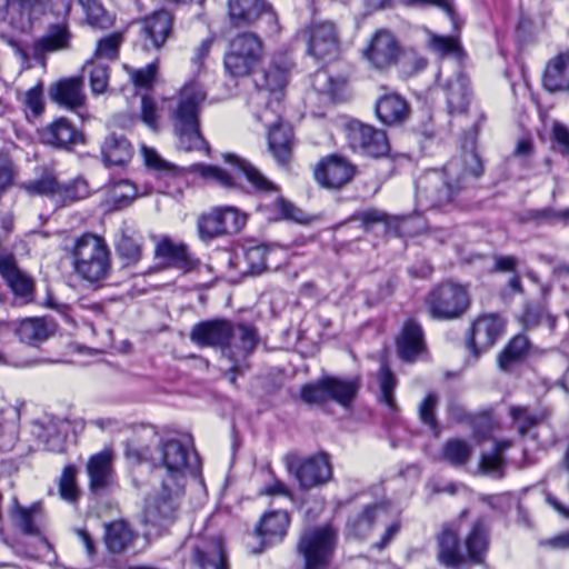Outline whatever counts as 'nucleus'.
Segmentation results:
<instances>
[{
  "instance_id": "nucleus-1",
  "label": "nucleus",
  "mask_w": 569,
  "mask_h": 569,
  "mask_svg": "<svg viewBox=\"0 0 569 569\" xmlns=\"http://www.w3.org/2000/svg\"><path fill=\"white\" fill-rule=\"evenodd\" d=\"M124 457L131 465L148 463L159 481L186 485L189 470L198 466L193 447L177 438H161L154 448L139 439L124 442Z\"/></svg>"
},
{
  "instance_id": "nucleus-2",
  "label": "nucleus",
  "mask_w": 569,
  "mask_h": 569,
  "mask_svg": "<svg viewBox=\"0 0 569 569\" xmlns=\"http://www.w3.org/2000/svg\"><path fill=\"white\" fill-rule=\"evenodd\" d=\"M482 162L476 152L451 159L441 170H429L416 182V199L423 209L450 203L462 190L468 178L482 174Z\"/></svg>"
},
{
  "instance_id": "nucleus-3",
  "label": "nucleus",
  "mask_w": 569,
  "mask_h": 569,
  "mask_svg": "<svg viewBox=\"0 0 569 569\" xmlns=\"http://www.w3.org/2000/svg\"><path fill=\"white\" fill-rule=\"evenodd\" d=\"M190 340L199 347H220L222 355L231 362L228 370L232 373L241 371V362L254 349L257 337L254 330L244 325H232L222 319L207 320L197 323L190 331Z\"/></svg>"
},
{
  "instance_id": "nucleus-4",
  "label": "nucleus",
  "mask_w": 569,
  "mask_h": 569,
  "mask_svg": "<svg viewBox=\"0 0 569 569\" xmlns=\"http://www.w3.org/2000/svg\"><path fill=\"white\" fill-rule=\"evenodd\" d=\"M203 87L191 80L178 91L177 97L169 101V117L179 147L186 151L202 150L207 143L200 132L199 112L206 100Z\"/></svg>"
},
{
  "instance_id": "nucleus-5",
  "label": "nucleus",
  "mask_w": 569,
  "mask_h": 569,
  "mask_svg": "<svg viewBox=\"0 0 569 569\" xmlns=\"http://www.w3.org/2000/svg\"><path fill=\"white\" fill-rule=\"evenodd\" d=\"M72 269L78 278L99 284L111 272V252L106 240L93 233L77 237L70 248Z\"/></svg>"
},
{
  "instance_id": "nucleus-6",
  "label": "nucleus",
  "mask_w": 569,
  "mask_h": 569,
  "mask_svg": "<svg viewBox=\"0 0 569 569\" xmlns=\"http://www.w3.org/2000/svg\"><path fill=\"white\" fill-rule=\"evenodd\" d=\"M223 159L232 166V172L217 166L201 163L193 164L192 172L216 182L227 190H239L240 179L244 178L257 192L269 193L278 191L277 186L247 160L231 153L223 154Z\"/></svg>"
},
{
  "instance_id": "nucleus-7",
  "label": "nucleus",
  "mask_w": 569,
  "mask_h": 569,
  "mask_svg": "<svg viewBox=\"0 0 569 569\" xmlns=\"http://www.w3.org/2000/svg\"><path fill=\"white\" fill-rule=\"evenodd\" d=\"M469 303L468 288L453 281L437 284L426 298L428 312L432 319L437 320H452L461 317Z\"/></svg>"
},
{
  "instance_id": "nucleus-8",
  "label": "nucleus",
  "mask_w": 569,
  "mask_h": 569,
  "mask_svg": "<svg viewBox=\"0 0 569 569\" xmlns=\"http://www.w3.org/2000/svg\"><path fill=\"white\" fill-rule=\"evenodd\" d=\"M186 485L159 481L154 495L147 501L143 520L159 529L167 528L178 517Z\"/></svg>"
},
{
  "instance_id": "nucleus-9",
  "label": "nucleus",
  "mask_w": 569,
  "mask_h": 569,
  "mask_svg": "<svg viewBox=\"0 0 569 569\" xmlns=\"http://www.w3.org/2000/svg\"><path fill=\"white\" fill-rule=\"evenodd\" d=\"M263 54L261 39L252 32H242L230 40L224 54V69L234 78L250 74L260 63Z\"/></svg>"
},
{
  "instance_id": "nucleus-10",
  "label": "nucleus",
  "mask_w": 569,
  "mask_h": 569,
  "mask_svg": "<svg viewBox=\"0 0 569 569\" xmlns=\"http://www.w3.org/2000/svg\"><path fill=\"white\" fill-rule=\"evenodd\" d=\"M335 543L336 532L329 526L305 530L297 546L305 569H328Z\"/></svg>"
},
{
  "instance_id": "nucleus-11",
  "label": "nucleus",
  "mask_w": 569,
  "mask_h": 569,
  "mask_svg": "<svg viewBox=\"0 0 569 569\" xmlns=\"http://www.w3.org/2000/svg\"><path fill=\"white\" fill-rule=\"evenodd\" d=\"M254 117L268 128V147L279 164H287L292 152V129L283 123L281 109L264 107L254 111Z\"/></svg>"
},
{
  "instance_id": "nucleus-12",
  "label": "nucleus",
  "mask_w": 569,
  "mask_h": 569,
  "mask_svg": "<svg viewBox=\"0 0 569 569\" xmlns=\"http://www.w3.org/2000/svg\"><path fill=\"white\" fill-rule=\"evenodd\" d=\"M358 391L356 380H345L337 377H325L316 383L303 386L301 398L310 405L332 400L342 407H349Z\"/></svg>"
},
{
  "instance_id": "nucleus-13",
  "label": "nucleus",
  "mask_w": 569,
  "mask_h": 569,
  "mask_svg": "<svg viewBox=\"0 0 569 569\" xmlns=\"http://www.w3.org/2000/svg\"><path fill=\"white\" fill-rule=\"evenodd\" d=\"M228 14L234 27H248L261 20L267 32L279 31L277 14L264 0H228Z\"/></svg>"
},
{
  "instance_id": "nucleus-14",
  "label": "nucleus",
  "mask_w": 569,
  "mask_h": 569,
  "mask_svg": "<svg viewBox=\"0 0 569 569\" xmlns=\"http://www.w3.org/2000/svg\"><path fill=\"white\" fill-rule=\"evenodd\" d=\"M346 134L349 147L368 157L380 158L390 151L386 133L372 126L352 120L346 126Z\"/></svg>"
},
{
  "instance_id": "nucleus-15",
  "label": "nucleus",
  "mask_w": 569,
  "mask_h": 569,
  "mask_svg": "<svg viewBox=\"0 0 569 569\" xmlns=\"http://www.w3.org/2000/svg\"><path fill=\"white\" fill-rule=\"evenodd\" d=\"M287 69L276 63H271L257 73L254 83L258 90L251 96L250 106L258 107L266 102V107L281 109L282 90L287 83Z\"/></svg>"
},
{
  "instance_id": "nucleus-16",
  "label": "nucleus",
  "mask_w": 569,
  "mask_h": 569,
  "mask_svg": "<svg viewBox=\"0 0 569 569\" xmlns=\"http://www.w3.org/2000/svg\"><path fill=\"white\" fill-rule=\"evenodd\" d=\"M357 173V167L346 157L330 154L322 158L313 170L316 181L327 189H340Z\"/></svg>"
},
{
  "instance_id": "nucleus-17",
  "label": "nucleus",
  "mask_w": 569,
  "mask_h": 569,
  "mask_svg": "<svg viewBox=\"0 0 569 569\" xmlns=\"http://www.w3.org/2000/svg\"><path fill=\"white\" fill-rule=\"evenodd\" d=\"M288 470L295 475L300 488L309 489L326 483L332 475L329 457L318 453L303 460L288 462Z\"/></svg>"
},
{
  "instance_id": "nucleus-18",
  "label": "nucleus",
  "mask_w": 569,
  "mask_h": 569,
  "mask_svg": "<svg viewBox=\"0 0 569 569\" xmlns=\"http://www.w3.org/2000/svg\"><path fill=\"white\" fill-rule=\"evenodd\" d=\"M400 53L396 37L386 29L378 30L363 49V57L377 70H387L396 64Z\"/></svg>"
},
{
  "instance_id": "nucleus-19",
  "label": "nucleus",
  "mask_w": 569,
  "mask_h": 569,
  "mask_svg": "<svg viewBox=\"0 0 569 569\" xmlns=\"http://www.w3.org/2000/svg\"><path fill=\"white\" fill-rule=\"evenodd\" d=\"M191 559L199 569H229L228 555L220 536L197 538Z\"/></svg>"
},
{
  "instance_id": "nucleus-20",
  "label": "nucleus",
  "mask_w": 569,
  "mask_h": 569,
  "mask_svg": "<svg viewBox=\"0 0 569 569\" xmlns=\"http://www.w3.org/2000/svg\"><path fill=\"white\" fill-rule=\"evenodd\" d=\"M339 36L333 22L322 21L308 29V53L317 60H331L338 54Z\"/></svg>"
},
{
  "instance_id": "nucleus-21",
  "label": "nucleus",
  "mask_w": 569,
  "mask_h": 569,
  "mask_svg": "<svg viewBox=\"0 0 569 569\" xmlns=\"http://www.w3.org/2000/svg\"><path fill=\"white\" fill-rule=\"evenodd\" d=\"M503 330V321L496 315L477 318L470 329L469 348L477 358L488 351L499 339Z\"/></svg>"
},
{
  "instance_id": "nucleus-22",
  "label": "nucleus",
  "mask_w": 569,
  "mask_h": 569,
  "mask_svg": "<svg viewBox=\"0 0 569 569\" xmlns=\"http://www.w3.org/2000/svg\"><path fill=\"white\" fill-rule=\"evenodd\" d=\"M89 489L94 495L109 491L116 483L113 470V452L104 449L91 456L87 462Z\"/></svg>"
},
{
  "instance_id": "nucleus-23",
  "label": "nucleus",
  "mask_w": 569,
  "mask_h": 569,
  "mask_svg": "<svg viewBox=\"0 0 569 569\" xmlns=\"http://www.w3.org/2000/svg\"><path fill=\"white\" fill-rule=\"evenodd\" d=\"M50 0H0V22L17 30L31 23V14L42 10Z\"/></svg>"
},
{
  "instance_id": "nucleus-24",
  "label": "nucleus",
  "mask_w": 569,
  "mask_h": 569,
  "mask_svg": "<svg viewBox=\"0 0 569 569\" xmlns=\"http://www.w3.org/2000/svg\"><path fill=\"white\" fill-rule=\"evenodd\" d=\"M138 533L124 519L103 523V545L110 555L119 556L133 546Z\"/></svg>"
},
{
  "instance_id": "nucleus-25",
  "label": "nucleus",
  "mask_w": 569,
  "mask_h": 569,
  "mask_svg": "<svg viewBox=\"0 0 569 569\" xmlns=\"http://www.w3.org/2000/svg\"><path fill=\"white\" fill-rule=\"evenodd\" d=\"M39 137L44 144L62 149H69L71 146L83 142L82 132L78 131L66 118H58L39 130Z\"/></svg>"
},
{
  "instance_id": "nucleus-26",
  "label": "nucleus",
  "mask_w": 569,
  "mask_h": 569,
  "mask_svg": "<svg viewBox=\"0 0 569 569\" xmlns=\"http://www.w3.org/2000/svg\"><path fill=\"white\" fill-rule=\"evenodd\" d=\"M441 88L450 114L467 112L471 100V90L469 79L463 73L449 77Z\"/></svg>"
},
{
  "instance_id": "nucleus-27",
  "label": "nucleus",
  "mask_w": 569,
  "mask_h": 569,
  "mask_svg": "<svg viewBox=\"0 0 569 569\" xmlns=\"http://www.w3.org/2000/svg\"><path fill=\"white\" fill-rule=\"evenodd\" d=\"M52 101L69 110L77 111L86 103L83 81L79 77H71L56 82L50 88Z\"/></svg>"
},
{
  "instance_id": "nucleus-28",
  "label": "nucleus",
  "mask_w": 569,
  "mask_h": 569,
  "mask_svg": "<svg viewBox=\"0 0 569 569\" xmlns=\"http://www.w3.org/2000/svg\"><path fill=\"white\" fill-rule=\"evenodd\" d=\"M437 559L448 568H458L467 562L459 547L458 532L449 526L437 536Z\"/></svg>"
},
{
  "instance_id": "nucleus-29",
  "label": "nucleus",
  "mask_w": 569,
  "mask_h": 569,
  "mask_svg": "<svg viewBox=\"0 0 569 569\" xmlns=\"http://www.w3.org/2000/svg\"><path fill=\"white\" fill-rule=\"evenodd\" d=\"M173 17L166 10H159L142 21L141 33L150 40L151 47L160 49L172 33Z\"/></svg>"
},
{
  "instance_id": "nucleus-30",
  "label": "nucleus",
  "mask_w": 569,
  "mask_h": 569,
  "mask_svg": "<svg viewBox=\"0 0 569 569\" xmlns=\"http://www.w3.org/2000/svg\"><path fill=\"white\" fill-rule=\"evenodd\" d=\"M542 84L549 92L569 90V52L559 53L548 61Z\"/></svg>"
},
{
  "instance_id": "nucleus-31",
  "label": "nucleus",
  "mask_w": 569,
  "mask_h": 569,
  "mask_svg": "<svg viewBox=\"0 0 569 569\" xmlns=\"http://www.w3.org/2000/svg\"><path fill=\"white\" fill-rule=\"evenodd\" d=\"M409 110L406 99L396 92L383 94L376 102L378 119L388 126L403 122L409 116Z\"/></svg>"
},
{
  "instance_id": "nucleus-32",
  "label": "nucleus",
  "mask_w": 569,
  "mask_h": 569,
  "mask_svg": "<svg viewBox=\"0 0 569 569\" xmlns=\"http://www.w3.org/2000/svg\"><path fill=\"white\" fill-rule=\"evenodd\" d=\"M71 33L67 24L57 23L49 26L47 32L33 43V54L36 58L46 56L54 51L67 50L70 48Z\"/></svg>"
},
{
  "instance_id": "nucleus-33",
  "label": "nucleus",
  "mask_w": 569,
  "mask_h": 569,
  "mask_svg": "<svg viewBox=\"0 0 569 569\" xmlns=\"http://www.w3.org/2000/svg\"><path fill=\"white\" fill-rule=\"evenodd\" d=\"M0 273L14 295L26 299L31 297L33 282L26 273L18 269L12 256L0 257Z\"/></svg>"
},
{
  "instance_id": "nucleus-34",
  "label": "nucleus",
  "mask_w": 569,
  "mask_h": 569,
  "mask_svg": "<svg viewBox=\"0 0 569 569\" xmlns=\"http://www.w3.org/2000/svg\"><path fill=\"white\" fill-rule=\"evenodd\" d=\"M385 511V507L381 505L366 506L360 512L348 519V536L355 539L367 538Z\"/></svg>"
},
{
  "instance_id": "nucleus-35",
  "label": "nucleus",
  "mask_w": 569,
  "mask_h": 569,
  "mask_svg": "<svg viewBox=\"0 0 569 569\" xmlns=\"http://www.w3.org/2000/svg\"><path fill=\"white\" fill-rule=\"evenodd\" d=\"M467 559L476 565H480L485 560L489 547L488 526L483 519H477L466 538Z\"/></svg>"
},
{
  "instance_id": "nucleus-36",
  "label": "nucleus",
  "mask_w": 569,
  "mask_h": 569,
  "mask_svg": "<svg viewBox=\"0 0 569 569\" xmlns=\"http://www.w3.org/2000/svg\"><path fill=\"white\" fill-rule=\"evenodd\" d=\"M156 256L166 259L171 267L184 272L192 270L196 264L190 258L187 247L182 243H174L169 238H163L157 243Z\"/></svg>"
},
{
  "instance_id": "nucleus-37",
  "label": "nucleus",
  "mask_w": 569,
  "mask_h": 569,
  "mask_svg": "<svg viewBox=\"0 0 569 569\" xmlns=\"http://www.w3.org/2000/svg\"><path fill=\"white\" fill-rule=\"evenodd\" d=\"M289 521L287 511H270L261 518L257 527V533L268 543L280 540L286 535Z\"/></svg>"
},
{
  "instance_id": "nucleus-38",
  "label": "nucleus",
  "mask_w": 569,
  "mask_h": 569,
  "mask_svg": "<svg viewBox=\"0 0 569 569\" xmlns=\"http://www.w3.org/2000/svg\"><path fill=\"white\" fill-rule=\"evenodd\" d=\"M423 333L421 327L412 320L406 322L398 340V351L406 361H411L422 351Z\"/></svg>"
},
{
  "instance_id": "nucleus-39",
  "label": "nucleus",
  "mask_w": 569,
  "mask_h": 569,
  "mask_svg": "<svg viewBox=\"0 0 569 569\" xmlns=\"http://www.w3.org/2000/svg\"><path fill=\"white\" fill-rule=\"evenodd\" d=\"M102 154L108 164L123 166L132 158L133 150L127 138L112 133L102 144Z\"/></svg>"
},
{
  "instance_id": "nucleus-40",
  "label": "nucleus",
  "mask_w": 569,
  "mask_h": 569,
  "mask_svg": "<svg viewBox=\"0 0 569 569\" xmlns=\"http://www.w3.org/2000/svg\"><path fill=\"white\" fill-rule=\"evenodd\" d=\"M509 416L519 435L525 436L530 429L543 422L548 418V412L530 409L527 406H511Z\"/></svg>"
},
{
  "instance_id": "nucleus-41",
  "label": "nucleus",
  "mask_w": 569,
  "mask_h": 569,
  "mask_svg": "<svg viewBox=\"0 0 569 569\" xmlns=\"http://www.w3.org/2000/svg\"><path fill=\"white\" fill-rule=\"evenodd\" d=\"M116 250L126 266L136 264L141 259V243L134 234L121 229L116 240Z\"/></svg>"
},
{
  "instance_id": "nucleus-42",
  "label": "nucleus",
  "mask_w": 569,
  "mask_h": 569,
  "mask_svg": "<svg viewBox=\"0 0 569 569\" xmlns=\"http://www.w3.org/2000/svg\"><path fill=\"white\" fill-rule=\"evenodd\" d=\"M530 348L529 340L523 335L516 336L498 356V366L508 371L513 363L521 360Z\"/></svg>"
},
{
  "instance_id": "nucleus-43",
  "label": "nucleus",
  "mask_w": 569,
  "mask_h": 569,
  "mask_svg": "<svg viewBox=\"0 0 569 569\" xmlns=\"http://www.w3.org/2000/svg\"><path fill=\"white\" fill-rule=\"evenodd\" d=\"M17 333L22 342L32 346L43 342L49 337L47 323L40 318L22 320L17 329Z\"/></svg>"
},
{
  "instance_id": "nucleus-44",
  "label": "nucleus",
  "mask_w": 569,
  "mask_h": 569,
  "mask_svg": "<svg viewBox=\"0 0 569 569\" xmlns=\"http://www.w3.org/2000/svg\"><path fill=\"white\" fill-rule=\"evenodd\" d=\"M88 76L92 94L98 96L106 92L109 83V67L94 60L88 61L83 69Z\"/></svg>"
},
{
  "instance_id": "nucleus-45",
  "label": "nucleus",
  "mask_w": 569,
  "mask_h": 569,
  "mask_svg": "<svg viewBox=\"0 0 569 569\" xmlns=\"http://www.w3.org/2000/svg\"><path fill=\"white\" fill-rule=\"evenodd\" d=\"M198 230L201 239H213L226 234L221 208H214L198 219Z\"/></svg>"
},
{
  "instance_id": "nucleus-46",
  "label": "nucleus",
  "mask_w": 569,
  "mask_h": 569,
  "mask_svg": "<svg viewBox=\"0 0 569 569\" xmlns=\"http://www.w3.org/2000/svg\"><path fill=\"white\" fill-rule=\"evenodd\" d=\"M144 164L159 176L174 177L180 174L181 170L172 162L164 160L153 148L141 147Z\"/></svg>"
},
{
  "instance_id": "nucleus-47",
  "label": "nucleus",
  "mask_w": 569,
  "mask_h": 569,
  "mask_svg": "<svg viewBox=\"0 0 569 569\" xmlns=\"http://www.w3.org/2000/svg\"><path fill=\"white\" fill-rule=\"evenodd\" d=\"M59 182L51 170H44L40 178L26 183V190L31 194L48 196L58 199Z\"/></svg>"
},
{
  "instance_id": "nucleus-48",
  "label": "nucleus",
  "mask_w": 569,
  "mask_h": 569,
  "mask_svg": "<svg viewBox=\"0 0 569 569\" xmlns=\"http://www.w3.org/2000/svg\"><path fill=\"white\" fill-rule=\"evenodd\" d=\"M510 446L509 441H500L497 442L495 446V449L490 453H483L480 459V470L483 473L491 475L493 477H501L502 476V467H503V459H502V451L506 450Z\"/></svg>"
},
{
  "instance_id": "nucleus-49",
  "label": "nucleus",
  "mask_w": 569,
  "mask_h": 569,
  "mask_svg": "<svg viewBox=\"0 0 569 569\" xmlns=\"http://www.w3.org/2000/svg\"><path fill=\"white\" fill-rule=\"evenodd\" d=\"M442 456L450 465L460 467L468 462L471 456V448L463 440L451 439L446 442Z\"/></svg>"
},
{
  "instance_id": "nucleus-50",
  "label": "nucleus",
  "mask_w": 569,
  "mask_h": 569,
  "mask_svg": "<svg viewBox=\"0 0 569 569\" xmlns=\"http://www.w3.org/2000/svg\"><path fill=\"white\" fill-rule=\"evenodd\" d=\"M77 473V468L73 465H68L63 468L59 479V495L63 500L70 503L77 502L79 498Z\"/></svg>"
},
{
  "instance_id": "nucleus-51",
  "label": "nucleus",
  "mask_w": 569,
  "mask_h": 569,
  "mask_svg": "<svg viewBox=\"0 0 569 569\" xmlns=\"http://www.w3.org/2000/svg\"><path fill=\"white\" fill-rule=\"evenodd\" d=\"M397 386V379L386 362L381 365L379 371L380 400L391 410L396 409L393 391Z\"/></svg>"
},
{
  "instance_id": "nucleus-52",
  "label": "nucleus",
  "mask_w": 569,
  "mask_h": 569,
  "mask_svg": "<svg viewBox=\"0 0 569 569\" xmlns=\"http://www.w3.org/2000/svg\"><path fill=\"white\" fill-rule=\"evenodd\" d=\"M312 88L321 93L333 98L343 86V81L333 79L326 70H318L311 79Z\"/></svg>"
},
{
  "instance_id": "nucleus-53",
  "label": "nucleus",
  "mask_w": 569,
  "mask_h": 569,
  "mask_svg": "<svg viewBox=\"0 0 569 569\" xmlns=\"http://www.w3.org/2000/svg\"><path fill=\"white\" fill-rule=\"evenodd\" d=\"M157 73L158 63L154 61L140 69H130L129 78L134 87L149 90L153 87Z\"/></svg>"
},
{
  "instance_id": "nucleus-54",
  "label": "nucleus",
  "mask_w": 569,
  "mask_h": 569,
  "mask_svg": "<svg viewBox=\"0 0 569 569\" xmlns=\"http://www.w3.org/2000/svg\"><path fill=\"white\" fill-rule=\"evenodd\" d=\"M89 194L88 184L82 179H77L69 184H59L57 201L67 203L83 199Z\"/></svg>"
},
{
  "instance_id": "nucleus-55",
  "label": "nucleus",
  "mask_w": 569,
  "mask_h": 569,
  "mask_svg": "<svg viewBox=\"0 0 569 569\" xmlns=\"http://www.w3.org/2000/svg\"><path fill=\"white\" fill-rule=\"evenodd\" d=\"M123 41L121 33L116 32L98 41L94 58L113 60L118 57L119 48Z\"/></svg>"
},
{
  "instance_id": "nucleus-56",
  "label": "nucleus",
  "mask_w": 569,
  "mask_h": 569,
  "mask_svg": "<svg viewBox=\"0 0 569 569\" xmlns=\"http://www.w3.org/2000/svg\"><path fill=\"white\" fill-rule=\"evenodd\" d=\"M569 218V208L565 211L558 212L551 207H546L541 209H530L523 213V221L528 222H552L559 219H568Z\"/></svg>"
},
{
  "instance_id": "nucleus-57",
  "label": "nucleus",
  "mask_w": 569,
  "mask_h": 569,
  "mask_svg": "<svg viewBox=\"0 0 569 569\" xmlns=\"http://www.w3.org/2000/svg\"><path fill=\"white\" fill-rule=\"evenodd\" d=\"M81 3L90 26L100 29L109 27L110 19L100 3L96 0H88L86 3L81 1Z\"/></svg>"
},
{
  "instance_id": "nucleus-58",
  "label": "nucleus",
  "mask_w": 569,
  "mask_h": 569,
  "mask_svg": "<svg viewBox=\"0 0 569 569\" xmlns=\"http://www.w3.org/2000/svg\"><path fill=\"white\" fill-rule=\"evenodd\" d=\"M438 403V397L435 393H429L419 406V417L420 420L430 427L432 430L437 431L438 423L435 416L436 406Z\"/></svg>"
},
{
  "instance_id": "nucleus-59",
  "label": "nucleus",
  "mask_w": 569,
  "mask_h": 569,
  "mask_svg": "<svg viewBox=\"0 0 569 569\" xmlns=\"http://www.w3.org/2000/svg\"><path fill=\"white\" fill-rule=\"evenodd\" d=\"M222 221L224 224L226 233H234L241 230L246 223V216L241 214L234 207L221 208Z\"/></svg>"
},
{
  "instance_id": "nucleus-60",
  "label": "nucleus",
  "mask_w": 569,
  "mask_h": 569,
  "mask_svg": "<svg viewBox=\"0 0 569 569\" xmlns=\"http://www.w3.org/2000/svg\"><path fill=\"white\" fill-rule=\"evenodd\" d=\"M430 48L441 54L455 53L460 50L458 40L453 37H441L432 34L429 40Z\"/></svg>"
},
{
  "instance_id": "nucleus-61",
  "label": "nucleus",
  "mask_w": 569,
  "mask_h": 569,
  "mask_svg": "<svg viewBox=\"0 0 569 569\" xmlns=\"http://www.w3.org/2000/svg\"><path fill=\"white\" fill-rule=\"evenodd\" d=\"M244 260L249 266V271L258 274L266 269V250L260 247H252L246 250Z\"/></svg>"
},
{
  "instance_id": "nucleus-62",
  "label": "nucleus",
  "mask_w": 569,
  "mask_h": 569,
  "mask_svg": "<svg viewBox=\"0 0 569 569\" xmlns=\"http://www.w3.org/2000/svg\"><path fill=\"white\" fill-rule=\"evenodd\" d=\"M23 104L34 117L40 116L44 109L42 89L40 87H33L26 91Z\"/></svg>"
},
{
  "instance_id": "nucleus-63",
  "label": "nucleus",
  "mask_w": 569,
  "mask_h": 569,
  "mask_svg": "<svg viewBox=\"0 0 569 569\" xmlns=\"http://www.w3.org/2000/svg\"><path fill=\"white\" fill-rule=\"evenodd\" d=\"M141 119L150 129H158L157 106L154 100L148 96H143L141 99Z\"/></svg>"
},
{
  "instance_id": "nucleus-64",
  "label": "nucleus",
  "mask_w": 569,
  "mask_h": 569,
  "mask_svg": "<svg viewBox=\"0 0 569 569\" xmlns=\"http://www.w3.org/2000/svg\"><path fill=\"white\" fill-rule=\"evenodd\" d=\"M276 206L281 212L283 219L292 220L295 222L305 221V213L282 197H278Z\"/></svg>"
}]
</instances>
